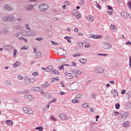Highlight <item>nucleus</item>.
I'll return each instance as SVG.
<instances>
[{
	"instance_id": "nucleus-22",
	"label": "nucleus",
	"mask_w": 131,
	"mask_h": 131,
	"mask_svg": "<svg viewBox=\"0 0 131 131\" xmlns=\"http://www.w3.org/2000/svg\"><path fill=\"white\" fill-rule=\"evenodd\" d=\"M28 32L29 33H28V36H29V35L30 36H35V35H36V33L33 31H28Z\"/></svg>"
},
{
	"instance_id": "nucleus-51",
	"label": "nucleus",
	"mask_w": 131,
	"mask_h": 131,
	"mask_svg": "<svg viewBox=\"0 0 131 131\" xmlns=\"http://www.w3.org/2000/svg\"><path fill=\"white\" fill-rule=\"evenodd\" d=\"M25 27L26 29H28V30H31L30 28H29V25H28V24H26Z\"/></svg>"
},
{
	"instance_id": "nucleus-11",
	"label": "nucleus",
	"mask_w": 131,
	"mask_h": 131,
	"mask_svg": "<svg viewBox=\"0 0 131 131\" xmlns=\"http://www.w3.org/2000/svg\"><path fill=\"white\" fill-rule=\"evenodd\" d=\"M34 9V5L32 4H29L26 7V10L27 11H31Z\"/></svg>"
},
{
	"instance_id": "nucleus-6",
	"label": "nucleus",
	"mask_w": 131,
	"mask_h": 131,
	"mask_svg": "<svg viewBox=\"0 0 131 131\" xmlns=\"http://www.w3.org/2000/svg\"><path fill=\"white\" fill-rule=\"evenodd\" d=\"M102 48L104 50H110V49L112 48V45L110 43L104 42L103 43Z\"/></svg>"
},
{
	"instance_id": "nucleus-9",
	"label": "nucleus",
	"mask_w": 131,
	"mask_h": 131,
	"mask_svg": "<svg viewBox=\"0 0 131 131\" xmlns=\"http://www.w3.org/2000/svg\"><path fill=\"white\" fill-rule=\"evenodd\" d=\"M24 99L26 100H28L29 101H31L34 99V97L30 95H26L23 96Z\"/></svg>"
},
{
	"instance_id": "nucleus-19",
	"label": "nucleus",
	"mask_w": 131,
	"mask_h": 131,
	"mask_svg": "<svg viewBox=\"0 0 131 131\" xmlns=\"http://www.w3.org/2000/svg\"><path fill=\"white\" fill-rule=\"evenodd\" d=\"M4 9H6V10H7V11H13V8L10 7V6H9V5H6L4 7Z\"/></svg>"
},
{
	"instance_id": "nucleus-46",
	"label": "nucleus",
	"mask_w": 131,
	"mask_h": 131,
	"mask_svg": "<svg viewBox=\"0 0 131 131\" xmlns=\"http://www.w3.org/2000/svg\"><path fill=\"white\" fill-rule=\"evenodd\" d=\"M28 108L26 107H24L23 108V110L24 111V112H25V113H26L28 110Z\"/></svg>"
},
{
	"instance_id": "nucleus-63",
	"label": "nucleus",
	"mask_w": 131,
	"mask_h": 131,
	"mask_svg": "<svg viewBox=\"0 0 131 131\" xmlns=\"http://www.w3.org/2000/svg\"><path fill=\"white\" fill-rule=\"evenodd\" d=\"M72 66H77V63L75 62H72Z\"/></svg>"
},
{
	"instance_id": "nucleus-54",
	"label": "nucleus",
	"mask_w": 131,
	"mask_h": 131,
	"mask_svg": "<svg viewBox=\"0 0 131 131\" xmlns=\"http://www.w3.org/2000/svg\"><path fill=\"white\" fill-rule=\"evenodd\" d=\"M81 96L82 95L80 94H77L76 98V99H80Z\"/></svg>"
},
{
	"instance_id": "nucleus-49",
	"label": "nucleus",
	"mask_w": 131,
	"mask_h": 131,
	"mask_svg": "<svg viewBox=\"0 0 131 131\" xmlns=\"http://www.w3.org/2000/svg\"><path fill=\"white\" fill-rule=\"evenodd\" d=\"M21 50H28V47H27V46L25 45L21 48Z\"/></svg>"
},
{
	"instance_id": "nucleus-40",
	"label": "nucleus",
	"mask_w": 131,
	"mask_h": 131,
	"mask_svg": "<svg viewBox=\"0 0 131 131\" xmlns=\"http://www.w3.org/2000/svg\"><path fill=\"white\" fill-rule=\"evenodd\" d=\"M23 93L24 95H27L28 94H29V90H25L23 91Z\"/></svg>"
},
{
	"instance_id": "nucleus-36",
	"label": "nucleus",
	"mask_w": 131,
	"mask_h": 131,
	"mask_svg": "<svg viewBox=\"0 0 131 131\" xmlns=\"http://www.w3.org/2000/svg\"><path fill=\"white\" fill-rule=\"evenodd\" d=\"M82 107H83V108H88V107H89V103H84L83 104H82Z\"/></svg>"
},
{
	"instance_id": "nucleus-15",
	"label": "nucleus",
	"mask_w": 131,
	"mask_h": 131,
	"mask_svg": "<svg viewBox=\"0 0 131 131\" xmlns=\"http://www.w3.org/2000/svg\"><path fill=\"white\" fill-rule=\"evenodd\" d=\"M21 35L23 36H28V33H29V32L25 31V30H23L20 32Z\"/></svg>"
},
{
	"instance_id": "nucleus-28",
	"label": "nucleus",
	"mask_w": 131,
	"mask_h": 131,
	"mask_svg": "<svg viewBox=\"0 0 131 131\" xmlns=\"http://www.w3.org/2000/svg\"><path fill=\"white\" fill-rule=\"evenodd\" d=\"M124 127H128L129 126V122L126 121L123 124Z\"/></svg>"
},
{
	"instance_id": "nucleus-55",
	"label": "nucleus",
	"mask_w": 131,
	"mask_h": 131,
	"mask_svg": "<svg viewBox=\"0 0 131 131\" xmlns=\"http://www.w3.org/2000/svg\"><path fill=\"white\" fill-rule=\"evenodd\" d=\"M84 4V0H81L80 3H79V5L80 6H82Z\"/></svg>"
},
{
	"instance_id": "nucleus-12",
	"label": "nucleus",
	"mask_w": 131,
	"mask_h": 131,
	"mask_svg": "<svg viewBox=\"0 0 131 131\" xmlns=\"http://www.w3.org/2000/svg\"><path fill=\"white\" fill-rule=\"evenodd\" d=\"M65 77L67 79H72L73 78V75L71 73H67L65 75Z\"/></svg>"
},
{
	"instance_id": "nucleus-1",
	"label": "nucleus",
	"mask_w": 131,
	"mask_h": 131,
	"mask_svg": "<svg viewBox=\"0 0 131 131\" xmlns=\"http://www.w3.org/2000/svg\"><path fill=\"white\" fill-rule=\"evenodd\" d=\"M47 72H51V73H54V74H57L59 75L60 74V72L56 70V69L53 68L52 66H49L48 67L46 68Z\"/></svg>"
},
{
	"instance_id": "nucleus-24",
	"label": "nucleus",
	"mask_w": 131,
	"mask_h": 131,
	"mask_svg": "<svg viewBox=\"0 0 131 131\" xmlns=\"http://www.w3.org/2000/svg\"><path fill=\"white\" fill-rule=\"evenodd\" d=\"M112 92L113 93L114 92L113 95L114 98H115V97L118 96V92L117 91V90H115L114 89L112 91Z\"/></svg>"
},
{
	"instance_id": "nucleus-31",
	"label": "nucleus",
	"mask_w": 131,
	"mask_h": 131,
	"mask_svg": "<svg viewBox=\"0 0 131 131\" xmlns=\"http://www.w3.org/2000/svg\"><path fill=\"white\" fill-rule=\"evenodd\" d=\"M26 113L27 114H30V115H32V114H33V111L29 108Z\"/></svg>"
},
{
	"instance_id": "nucleus-35",
	"label": "nucleus",
	"mask_w": 131,
	"mask_h": 131,
	"mask_svg": "<svg viewBox=\"0 0 131 131\" xmlns=\"http://www.w3.org/2000/svg\"><path fill=\"white\" fill-rule=\"evenodd\" d=\"M35 129H36L37 130H38V131H42V130H43V127H42L41 126L36 127L35 128Z\"/></svg>"
},
{
	"instance_id": "nucleus-44",
	"label": "nucleus",
	"mask_w": 131,
	"mask_h": 131,
	"mask_svg": "<svg viewBox=\"0 0 131 131\" xmlns=\"http://www.w3.org/2000/svg\"><path fill=\"white\" fill-rule=\"evenodd\" d=\"M64 39H67V41L69 43L71 42V40H70V39L69 38L68 36H66V37H64Z\"/></svg>"
},
{
	"instance_id": "nucleus-30",
	"label": "nucleus",
	"mask_w": 131,
	"mask_h": 131,
	"mask_svg": "<svg viewBox=\"0 0 131 131\" xmlns=\"http://www.w3.org/2000/svg\"><path fill=\"white\" fill-rule=\"evenodd\" d=\"M80 63H81L82 64H83V65H84V64H85L86 63V59L83 58L82 59H80L79 60Z\"/></svg>"
},
{
	"instance_id": "nucleus-26",
	"label": "nucleus",
	"mask_w": 131,
	"mask_h": 131,
	"mask_svg": "<svg viewBox=\"0 0 131 131\" xmlns=\"http://www.w3.org/2000/svg\"><path fill=\"white\" fill-rule=\"evenodd\" d=\"M4 49H5V50H7V51H11V50L13 49V47L11 46H6L4 47Z\"/></svg>"
},
{
	"instance_id": "nucleus-27",
	"label": "nucleus",
	"mask_w": 131,
	"mask_h": 131,
	"mask_svg": "<svg viewBox=\"0 0 131 131\" xmlns=\"http://www.w3.org/2000/svg\"><path fill=\"white\" fill-rule=\"evenodd\" d=\"M50 86V83L48 82H45L44 83L42 84V87L43 88H49Z\"/></svg>"
},
{
	"instance_id": "nucleus-61",
	"label": "nucleus",
	"mask_w": 131,
	"mask_h": 131,
	"mask_svg": "<svg viewBox=\"0 0 131 131\" xmlns=\"http://www.w3.org/2000/svg\"><path fill=\"white\" fill-rule=\"evenodd\" d=\"M92 97L93 99H96V97H97V95L96 94H93L92 95Z\"/></svg>"
},
{
	"instance_id": "nucleus-52",
	"label": "nucleus",
	"mask_w": 131,
	"mask_h": 131,
	"mask_svg": "<svg viewBox=\"0 0 131 131\" xmlns=\"http://www.w3.org/2000/svg\"><path fill=\"white\" fill-rule=\"evenodd\" d=\"M17 78L19 80H22V79H23V77L22 75H18Z\"/></svg>"
},
{
	"instance_id": "nucleus-53",
	"label": "nucleus",
	"mask_w": 131,
	"mask_h": 131,
	"mask_svg": "<svg viewBox=\"0 0 131 131\" xmlns=\"http://www.w3.org/2000/svg\"><path fill=\"white\" fill-rule=\"evenodd\" d=\"M34 81H35V79H34V78H32L31 79H30V82H31V83H33Z\"/></svg>"
},
{
	"instance_id": "nucleus-62",
	"label": "nucleus",
	"mask_w": 131,
	"mask_h": 131,
	"mask_svg": "<svg viewBox=\"0 0 131 131\" xmlns=\"http://www.w3.org/2000/svg\"><path fill=\"white\" fill-rule=\"evenodd\" d=\"M76 71V70L75 69H73L71 70V72L72 73H73V74H75Z\"/></svg>"
},
{
	"instance_id": "nucleus-56",
	"label": "nucleus",
	"mask_w": 131,
	"mask_h": 131,
	"mask_svg": "<svg viewBox=\"0 0 131 131\" xmlns=\"http://www.w3.org/2000/svg\"><path fill=\"white\" fill-rule=\"evenodd\" d=\"M58 69L59 70H62L63 69H64V65H62V66H59V67H58Z\"/></svg>"
},
{
	"instance_id": "nucleus-48",
	"label": "nucleus",
	"mask_w": 131,
	"mask_h": 131,
	"mask_svg": "<svg viewBox=\"0 0 131 131\" xmlns=\"http://www.w3.org/2000/svg\"><path fill=\"white\" fill-rule=\"evenodd\" d=\"M50 119H51V120H53V121H57V119H56L54 116H51L50 117Z\"/></svg>"
},
{
	"instance_id": "nucleus-7",
	"label": "nucleus",
	"mask_w": 131,
	"mask_h": 131,
	"mask_svg": "<svg viewBox=\"0 0 131 131\" xmlns=\"http://www.w3.org/2000/svg\"><path fill=\"white\" fill-rule=\"evenodd\" d=\"M128 114H129L128 112H124L123 113H120V117H121V119H126V118L128 116Z\"/></svg>"
},
{
	"instance_id": "nucleus-33",
	"label": "nucleus",
	"mask_w": 131,
	"mask_h": 131,
	"mask_svg": "<svg viewBox=\"0 0 131 131\" xmlns=\"http://www.w3.org/2000/svg\"><path fill=\"white\" fill-rule=\"evenodd\" d=\"M5 83L7 84V85H12V82L10 80H6Z\"/></svg>"
},
{
	"instance_id": "nucleus-58",
	"label": "nucleus",
	"mask_w": 131,
	"mask_h": 131,
	"mask_svg": "<svg viewBox=\"0 0 131 131\" xmlns=\"http://www.w3.org/2000/svg\"><path fill=\"white\" fill-rule=\"evenodd\" d=\"M13 101L15 102V103H19L20 102V100H19V99H14Z\"/></svg>"
},
{
	"instance_id": "nucleus-38",
	"label": "nucleus",
	"mask_w": 131,
	"mask_h": 131,
	"mask_svg": "<svg viewBox=\"0 0 131 131\" xmlns=\"http://www.w3.org/2000/svg\"><path fill=\"white\" fill-rule=\"evenodd\" d=\"M71 102L74 103H79V100H77V99H73L71 100Z\"/></svg>"
},
{
	"instance_id": "nucleus-21",
	"label": "nucleus",
	"mask_w": 131,
	"mask_h": 131,
	"mask_svg": "<svg viewBox=\"0 0 131 131\" xmlns=\"http://www.w3.org/2000/svg\"><path fill=\"white\" fill-rule=\"evenodd\" d=\"M121 15L122 17H124V18H125V19H127L128 18V16H127V13L125 12H122L121 13Z\"/></svg>"
},
{
	"instance_id": "nucleus-16",
	"label": "nucleus",
	"mask_w": 131,
	"mask_h": 131,
	"mask_svg": "<svg viewBox=\"0 0 131 131\" xmlns=\"http://www.w3.org/2000/svg\"><path fill=\"white\" fill-rule=\"evenodd\" d=\"M86 20H88V21H90L91 22H93L94 21V16L92 15H88L86 17Z\"/></svg>"
},
{
	"instance_id": "nucleus-18",
	"label": "nucleus",
	"mask_w": 131,
	"mask_h": 131,
	"mask_svg": "<svg viewBox=\"0 0 131 131\" xmlns=\"http://www.w3.org/2000/svg\"><path fill=\"white\" fill-rule=\"evenodd\" d=\"M2 33L3 34H7L9 33V28H4L3 29Z\"/></svg>"
},
{
	"instance_id": "nucleus-47",
	"label": "nucleus",
	"mask_w": 131,
	"mask_h": 131,
	"mask_svg": "<svg viewBox=\"0 0 131 131\" xmlns=\"http://www.w3.org/2000/svg\"><path fill=\"white\" fill-rule=\"evenodd\" d=\"M64 5L65 6H70V3L67 1L64 2Z\"/></svg>"
},
{
	"instance_id": "nucleus-4",
	"label": "nucleus",
	"mask_w": 131,
	"mask_h": 131,
	"mask_svg": "<svg viewBox=\"0 0 131 131\" xmlns=\"http://www.w3.org/2000/svg\"><path fill=\"white\" fill-rule=\"evenodd\" d=\"M79 89V84L76 82L71 84V91H77Z\"/></svg>"
},
{
	"instance_id": "nucleus-2",
	"label": "nucleus",
	"mask_w": 131,
	"mask_h": 131,
	"mask_svg": "<svg viewBox=\"0 0 131 131\" xmlns=\"http://www.w3.org/2000/svg\"><path fill=\"white\" fill-rule=\"evenodd\" d=\"M39 10L41 12H47L49 10V5L42 3L39 5Z\"/></svg>"
},
{
	"instance_id": "nucleus-57",
	"label": "nucleus",
	"mask_w": 131,
	"mask_h": 131,
	"mask_svg": "<svg viewBox=\"0 0 131 131\" xmlns=\"http://www.w3.org/2000/svg\"><path fill=\"white\" fill-rule=\"evenodd\" d=\"M110 28L111 29H116V26H114V25H112L111 26V27H110Z\"/></svg>"
},
{
	"instance_id": "nucleus-32",
	"label": "nucleus",
	"mask_w": 131,
	"mask_h": 131,
	"mask_svg": "<svg viewBox=\"0 0 131 131\" xmlns=\"http://www.w3.org/2000/svg\"><path fill=\"white\" fill-rule=\"evenodd\" d=\"M19 64H20V62H16L12 65V67H13V68H16V67H17L18 66H19Z\"/></svg>"
},
{
	"instance_id": "nucleus-60",
	"label": "nucleus",
	"mask_w": 131,
	"mask_h": 131,
	"mask_svg": "<svg viewBox=\"0 0 131 131\" xmlns=\"http://www.w3.org/2000/svg\"><path fill=\"white\" fill-rule=\"evenodd\" d=\"M32 75H33V76H35V75H38V72H35L32 73Z\"/></svg>"
},
{
	"instance_id": "nucleus-14",
	"label": "nucleus",
	"mask_w": 131,
	"mask_h": 131,
	"mask_svg": "<svg viewBox=\"0 0 131 131\" xmlns=\"http://www.w3.org/2000/svg\"><path fill=\"white\" fill-rule=\"evenodd\" d=\"M24 83L27 85L30 84V79L28 77H25L24 78Z\"/></svg>"
},
{
	"instance_id": "nucleus-10",
	"label": "nucleus",
	"mask_w": 131,
	"mask_h": 131,
	"mask_svg": "<svg viewBox=\"0 0 131 131\" xmlns=\"http://www.w3.org/2000/svg\"><path fill=\"white\" fill-rule=\"evenodd\" d=\"M57 54L60 56H65V55H66V51L60 48Z\"/></svg>"
},
{
	"instance_id": "nucleus-37",
	"label": "nucleus",
	"mask_w": 131,
	"mask_h": 131,
	"mask_svg": "<svg viewBox=\"0 0 131 131\" xmlns=\"http://www.w3.org/2000/svg\"><path fill=\"white\" fill-rule=\"evenodd\" d=\"M126 106L127 107V108H129V109L131 108V100L127 103Z\"/></svg>"
},
{
	"instance_id": "nucleus-64",
	"label": "nucleus",
	"mask_w": 131,
	"mask_h": 131,
	"mask_svg": "<svg viewBox=\"0 0 131 131\" xmlns=\"http://www.w3.org/2000/svg\"><path fill=\"white\" fill-rule=\"evenodd\" d=\"M130 68H131V56H129V64Z\"/></svg>"
},
{
	"instance_id": "nucleus-41",
	"label": "nucleus",
	"mask_w": 131,
	"mask_h": 131,
	"mask_svg": "<svg viewBox=\"0 0 131 131\" xmlns=\"http://www.w3.org/2000/svg\"><path fill=\"white\" fill-rule=\"evenodd\" d=\"M115 108L117 110L119 109V108H120V104H119V103H117L115 104Z\"/></svg>"
},
{
	"instance_id": "nucleus-5",
	"label": "nucleus",
	"mask_w": 131,
	"mask_h": 131,
	"mask_svg": "<svg viewBox=\"0 0 131 131\" xmlns=\"http://www.w3.org/2000/svg\"><path fill=\"white\" fill-rule=\"evenodd\" d=\"M94 72L95 73L102 74V73H104V69L101 67H96L94 69Z\"/></svg>"
},
{
	"instance_id": "nucleus-39",
	"label": "nucleus",
	"mask_w": 131,
	"mask_h": 131,
	"mask_svg": "<svg viewBox=\"0 0 131 131\" xmlns=\"http://www.w3.org/2000/svg\"><path fill=\"white\" fill-rule=\"evenodd\" d=\"M73 57H79V56H81V54L79 53H76L73 54Z\"/></svg>"
},
{
	"instance_id": "nucleus-50",
	"label": "nucleus",
	"mask_w": 131,
	"mask_h": 131,
	"mask_svg": "<svg viewBox=\"0 0 131 131\" xmlns=\"http://www.w3.org/2000/svg\"><path fill=\"white\" fill-rule=\"evenodd\" d=\"M14 36H15V37H18L19 35H20V33L19 32H15L14 34Z\"/></svg>"
},
{
	"instance_id": "nucleus-13",
	"label": "nucleus",
	"mask_w": 131,
	"mask_h": 131,
	"mask_svg": "<svg viewBox=\"0 0 131 131\" xmlns=\"http://www.w3.org/2000/svg\"><path fill=\"white\" fill-rule=\"evenodd\" d=\"M77 12H78L77 10L75 9V12L74 13V15H75V16L77 19H80V17H81V14H78V13H77Z\"/></svg>"
},
{
	"instance_id": "nucleus-8",
	"label": "nucleus",
	"mask_w": 131,
	"mask_h": 131,
	"mask_svg": "<svg viewBox=\"0 0 131 131\" xmlns=\"http://www.w3.org/2000/svg\"><path fill=\"white\" fill-rule=\"evenodd\" d=\"M59 118L62 120H68V117H67V115L65 113H61L59 115Z\"/></svg>"
},
{
	"instance_id": "nucleus-59",
	"label": "nucleus",
	"mask_w": 131,
	"mask_h": 131,
	"mask_svg": "<svg viewBox=\"0 0 131 131\" xmlns=\"http://www.w3.org/2000/svg\"><path fill=\"white\" fill-rule=\"evenodd\" d=\"M115 114V116H118V115H120V114H119V112H114Z\"/></svg>"
},
{
	"instance_id": "nucleus-17",
	"label": "nucleus",
	"mask_w": 131,
	"mask_h": 131,
	"mask_svg": "<svg viewBox=\"0 0 131 131\" xmlns=\"http://www.w3.org/2000/svg\"><path fill=\"white\" fill-rule=\"evenodd\" d=\"M41 56V53H40V51H37L35 56V59H39V58H40Z\"/></svg>"
},
{
	"instance_id": "nucleus-29",
	"label": "nucleus",
	"mask_w": 131,
	"mask_h": 131,
	"mask_svg": "<svg viewBox=\"0 0 131 131\" xmlns=\"http://www.w3.org/2000/svg\"><path fill=\"white\" fill-rule=\"evenodd\" d=\"M21 26L20 25H14L13 26V29H15V30H18V29H20Z\"/></svg>"
},
{
	"instance_id": "nucleus-34",
	"label": "nucleus",
	"mask_w": 131,
	"mask_h": 131,
	"mask_svg": "<svg viewBox=\"0 0 131 131\" xmlns=\"http://www.w3.org/2000/svg\"><path fill=\"white\" fill-rule=\"evenodd\" d=\"M85 43V42H79L78 43V47H79V48H82L83 47V44Z\"/></svg>"
},
{
	"instance_id": "nucleus-43",
	"label": "nucleus",
	"mask_w": 131,
	"mask_h": 131,
	"mask_svg": "<svg viewBox=\"0 0 131 131\" xmlns=\"http://www.w3.org/2000/svg\"><path fill=\"white\" fill-rule=\"evenodd\" d=\"M95 3L96 4V6L97 8H98V9H99V10H101V6H100V4H99L98 3V2H95Z\"/></svg>"
},
{
	"instance_id": "nucleus-23",
	"label": "nucleus",
	"mask_w": 131,
	"mask_h": 131,
	"mask_svg": "<svg viewBox=\"0 0 131 131\" xmlns=\"http://www.w3.org/2000/svg\"><path fill=\"white\" fill-rule=\"evenodd\" d=\"M31 90L34 92H40V88L39 87H33Z\"/></svg>"
},
{
	"instance_id": "nucleus-20",
	"label": "nucleus",
	"mask_w": 131,
	"mask_h": 131,
	"mask_svg": "<svg viewBox=\"0 0 131 131\" xmlns=\"http://www.w3.org/2000/svg\"><path fill=\"white\" fill-rule=\"evenodd\" d=\"M6 123L7 125L9 126H13V121L7 120H6Z\"/></svg>"
},
{
	"instance_id": "nucleus-45",
	"label": "nucleus",
	"mask_w": 131,
	"mask_h": 131,
	"mask_svg": "<svg viewBox=\"0 0 131 131\" xmlns=\"http://www.w3.org/2000/svg\"><path fill=\"white\" fill-rule=\"evenodd\" d=\"M43 39V37H38L35 38V40H37L38 41H41V40H42Z\"/></svg>"
},
{
	"instance_id": "nucleus-25",
	"label": "nucleus",
	"mask_w": 131,
	"mask_h": 131,
	"mask_svg": "<svg viewBox=\"0 0 131 131\" xmlns=\"http://www.w3.org/2000/svg\"><path fill=\"white\" fill-rule=\"evenodd\" d=\"M44 96H45V98H46V99H50V98L52 97V94L50 93H45Z\"/></svg>"
},
{
	"instance_id": "nucleus-3",
	"label": "nucleus",
	"mask_w": 131,
	"mask_h": 131,
	"mask_svg": "<svg viewBox=\"0 0 131 131\" xmlns=\"http://www.w3.org/2000/svg\"><path fill=\"white\" fill-rule=\"evenodd\" d=\"M3 21H8V22H13L15 21V16L13 15H9L7 17H4L3 18Z\"/></svg>"
},
{
	"instance_id": "nucleus-42",
	"label": "nucleus",
	"mask_w": 131,
	"mask_h": 131,
	"mask_svg": "<svg viewBox=\"0 0 131 131\" xmlns=\"http://www.w3.org/2000/svg\"><path fill=\"white\" fill-rule=\"evenodd\" d=\"M75 74H76V75L81 74V71H80V70H79L78 69H76Z\"/></svg>"
}]
</instances>
